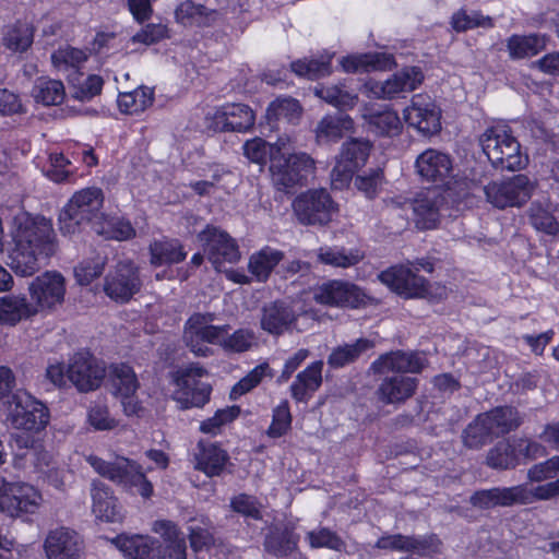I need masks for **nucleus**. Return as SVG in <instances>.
Listing matches in <instances>:
<instances>
[{"instance_id": "b1692460", "label": "nucleus", "mask_w": 559, "mask_h": 559, "mask_svg": "<svg viewBox=\"0 0 559 559\" xmlns=\"http://www.w3.org/2000/svg\"><path fill=\"white\" fill-rule=\"evenodd\" d=\"M254 114L245 104H225L206 114V121L215 131L243 132L254 124Z\"/></svg>"}, {"instance_id": "9b49d317", "label": "nucleus", "mask_w": 559, "mask_h": 559, "mask_svg": "<svg viewBox=\"0 0 559 559\" xmlns=\"http://www.w3.org/2000/svg\"><path fill=\"white\" fill-rule=\"evenodd\" d=\"M293 211L304 225H325L338 212V205L326 189L314 188L298 194L293 201Z\"/></svg>"}, {"instance_id": "c756f323", "label": "nucleus", "mask_w": 559, "mask_h": 559, "mask_svg": "<svg viewBox=\"0 0 559 559\" xmlns=\"http://www.w3.org/2000/svg\"><path fill=\"white\" fill-rule=\"evenodd\" d=\"M415 166L423 179L438 183L449 177L452 162L447 154L429 148L417 157Z\"/></svg>"}, {"instance_id": "338daca9", "label": "nucleus", "mask_w": 559, "mask_h": 559, "mask_svg": "<svg viewBox=\"0 0 559 559\" xmlns=\"http://www.w3.org/2000/svg\"><path fill=\"white\" fill-rule=\"evenodd\" d=\"M104 265L105 261L100 255L81 262L74 270L76 281L81 285H88L103 273Z\"/></svg>"}, {"instance_id": "864d4df0", "label": "nucleus", "mask_w": 559, "mask_h": 559, "mask_svg": "<svg viewBox=\"0 0 559 559\" xmlns=\"http://www.w3.org/2000/svg\"><path fill=\"white\" fill-rule=\"evenodd\" d=\"M450 23L455 32H466L477 27L491 28L493 26V20L489 15H485L477 10L468 11L465 9L454 12Z\"/></svg>"}, {"instance_id": "20e7f679", "label": "nucleus", "mask_w": 559, "mask_h": 559, "mask_svg": "<svg viewBox=\"0 0 559 559\" xmlns=\"http://www.w3.org/2000/svg\"><path fill=\"white\" fill-rule=\"evenodd\" d=\"M85 460L95 473L121 486L126 491L139 495L145 500L153 496V484L138 462L122 455H117L114 461H106L96 454H88Z\"/></svg>"}, {"instance_id": "2f4dec72", "label": "nucleus", "mask_w": 559, "mask_h": 559, "mask_svg": "<svg viewBox=\"0 0 559 559\" xmlns=\"http://www.w3.org/2000/svg\"><path fill=\"white\" fill-rule=\"evenodd\" d=\"M229 456L218 443L199 441L194 453L195 468L207 476L219 475L228 463Z\"/></svg>"}, {"instance_id": "a19ab883", "label": "nucleus", "mask_w": 559, "mask_h": 559, "mask_svg": "<svg viewBox=\"0 0 559 559\" xmlns=\"http://www.w3.org/2000/svg\"><path fill=\"white\" fill-rule=\"evenodd\" d=\"M31 96L43 106H57L64 100L66 88L60 80L41 76L35 80Z\"/></svg>"}, {"instance_id": "052dcab7", "label": "nucleus", "mask_w": 559, "mask_h": 559, "mask_svg": "<svg viewBox=\"0 0 559 559\" xmlns=\"http://www.w3.org/2000/svg\"><path fill=\"white\" fill-rule=\"evenodd\" d=\"M188 532L190 546L194 552L209 550L214 545V537L207 519L195 520L194 523L189 525Z\"/></svg>"}, {"instance_id": "3c124183", "label": "nucleus", "mask_w": 559, "mask_h": 559, "mask_svg": "<svg viewBox=\"0 0 559 559\" xmlns=\"http://www.w3.org/2000/svg\"><path fill=\"white\" fill-rule=\"evenodd\" d=\"M364 254L358 249H335V248H321L318 252L320 262L334 266L347 269L359 263Z\"/></svg>"}, {"instance_id": "4468645a", "label": "nucleus", "mask_w": 559, "mask_h": 559, "mask_svg": "<svg viewBox=\"0 0 559 559\" xmlns=\"http://www.w3.org/2000/svg\"><path fill=\"white\" fill-rule=\"evenodd\" d=\"M27 293L31 305L35 306L36 316L40 312H51L64 301L66 278L57 271H46L28 283Z\"/></svg>"}, {"instance_id": "bb28decb", "label": "nucleus", "mask_w": 559, "mask_h": 559, "mask_svg": "<svg viewBox=\"0 0 559 559\" xmlns=\"http://www.w3.org/2000/svg\"><path fill=\"white\" fill-rule=\"evenodd\" d=\"M163 544L157 542L156 559H187V544L180 527L169 520H156L152 524Z\"/></svg>"}, {"instance_id": "f704fd0d", "label": "nucleus", "mask_w": 559, "mask_h": 559, "mask_svg": "<svg viewBox=\"0 0 559 559\" xmlns=\"http://www.w3.org/2000/svg\"><path fill=\"white\" fill-rule=\"evenodd\" d=\"M361 117L369 129L377 134L394 136L402 132V120L397 111L389 106L377 109L365 107L361 110Z\"/></svg>"}, {"instance_id": "4c0bfd02", "label": "nucleus", "mask_w": 559, "mask_h": 559, "mask_svg": "<svg viewBox=\"0 0 559 559\" xmlns=\"http://www.w3.org/2000/svg\"><path fill=\"white\" fill-rule=\"evenodd\" d=\"M354 131V120L347 115L325 116L317 126L316 138L319 144L337 142L346 133Z\"/></svg>"}, {"instance_id": "dca6fc26", "label": "nucleus", "mask_w": 559, "mask_h": 559, "mask_svg": "<svg viewBox=\"0 0 559 559\" xmlns=\"http://www.w3.org/2000/svg\"><path fill=\"white\" fill-rule=\"evenodd\" d=\"M213 320L212 314L195 313L186 322L183 341L195 356L213 355L210 345H218L219 340L224 336L225 325H214Z\"/></svg>"}, {"instance_id": "6e6d98bb", "label": "nucleus", "mask_w": 559, "mask_h": 559, "mask_svg": "<svg viewBox=\"0 0 559 559\" xmlns=\"http://www.w3.org/2000/svg\"><path fill=\"white\" fill-rule=\"evenodd\" d=\"M301 106L296 99L289 97L277 98L267 107L266 118L269 121L293 122L301 116Z\"/></svg>"}, {"instance_id": "58836bf2", "label": "nucleus", "mask_w": 559, "mask_h": 559, "mask_svg": "<svg viewBox=\"0 0 559 559\" xmlns=\"http://www.w3.org/2000/svg\"><path fill=\"white\" fill-rule=\"evenodd\" d=\"M322 361L312 362L298 373L290 386L293 397L298 402L308 401L322 382Z\"/></svg>"}, {"instance_id": "0eeeda50", "label": "nucleus", "mask_w": 559, "mask_h": 559, "mask_svg": "<svg viewBox=\"0 0 559 559\" xmlns=\"http://www.w3.org/2000/svg\"><path fill=\"white\" fill-rule=\"evenodd\" d=\"M480 145L491 164L507 170H519L526 166L527 156L521 152L516 139L504 124H495L485 130Z\"/></svg>"}, {"instance_id": "423d86ee", "label": "nucleus", "mask_w": 559, "mask_h": 559, "mask_svg": "<svg viewBox=\"0 0 559 559\" xmlns=\"http://www.w3.org/2000/svg\"><path fill=\"white\" fill-rule=\"evenodd\" d=\"M43 502V495L34 485L0 475V516L28 521Z\"/></svg>"}, {"instance_id": "5701e85b", "label": "nucleus", "mask_w": 559, "mask_h": 559, "mask_svg": "<svg viewBox=\"0 0 559 559\" xmlns=\"http://www.w3.org/2000/svg\"><path fill=\"white\" fill-rule=\"evenodd\" d=\"M316 316L310 310L295 314L290 307L274 302L263 310L261 326L271 334H281L289 329L305 331L310 328Z\"/></svg>"}, {"instance_id": "9d476101", "label": "nucleus", "mask_w": 559, "mask_h": 559, "mask_svg": "<svg viewBox=\"0 0 559 559\" xmlns=\"http://www.w3.org/2000/svg\"><path fill=\"white\" fill-rule=\"evenodd\" d=\"M5 423L17 430L39 432L49 423V411L36 397L19 390L5 403Z\"/></svg>"}, {"instance_id": "393cba45", "label": "nucleus", "mask_w": 559, "mask_h": 559, "mask_svg": "<svg viewBox=\"0 0 559 559\" xmlns=\"http://www.w3.org/2000/svg\"><path fill=\"white\" fill-rule=\"evenodd\" d=\"M83 539L73 530L64 526L50 530L44 540L47 559H80L83 554Z\"/></svg>"}, {"instance_id": "f257e3e1", "label": "nucleus", "mask_w": 559, "mask_h": 559, "mask_svg": "<svg viewBox=\"0 0 559 559\" xmlns=\"http://www.w3.org/2000/svg\"><path fill=\"white\" fill-rule=\"evenodd\" d=\"M242 151L249 162L260 166L269 157L271 179L277 190L288 191L304 185L316 171L314 159L305 152H296L288 136L278 138L274 144L254 138L245 142Z\"/></svg>"}, {"instance_id": "4be33fe9", "label": "nucleus", "mask_w": 559, "mask_h": 559, "mask_svg": "<svg viewBox=\"0 0 559 559\" xmlns=\"http://www.w3.org/2000/svg\"><path fill=\"white\" fill-rule=\"evenodd\" d=\"M370 153L368 141L350 140L343 144L340 156L332 170V185L336 189L346 187L353 175L365 166Z\"/></svg>"}, {"instance_id": "f3484780", "label": "nucleus", "mask_w": 559, "mask_h": 559, "mask_svg": "<svg viewBox=\"0 0 559 559\" xmlns=\"http://www.w3.org/2000/svg\"><path fill=\"white\" fill-rule=\"evenodd\" d=\"M198 240L207 259L217 271H223L226 263L234 264L241 259L237 242L226 231L206 226L198 235Z\"/></svg>"}, {"instance_id": "a878e982", "label": "nucleus", "mask_w": 559, "mask_h": 559, "mask_svg": "<svg viewBox=\"0 0 559 559\" xmlns=\"http://www.w3.org/2000/svg\"><path fill=\"white\" fill-rule=\"evenodd\" d=\"M139 289L138 270L131 262L119 263L106 278L105 292L116 301L129 300Z\"/></svg>"}, {"instance_id": "5fc2aeb1", "label": "nucleus", "mask_w": 559, "mask_h": 559, "mask_svg": "<svg viewBox=\"0 0 559 559\" xmlns=\"http://www.w3.org/2000/svg\"><path fill=\"white\" fill-rule=\"evenodd\" d=\"M254 344L255 335L251 330L239 329L229 333L227 325H225L224 336L218 342V345L227 353H243L249 350Z\"/></svg>"}, {"instance_id": "a211bd4d", "label": "nucleus", "mask_w": 559, "mask_h": 559, "mask_svg": "<svg viewBox=\"0 0 559 559\" xmlns=\"http://www.w3.org/2000/svg\"><path fill=\"white\" fill-rule=\"evenodd\" d=\"M403 116L408 127L423 136H432L441 130V109L430 96H413L404 108Z\"/></svg>"}, {"instance_id": "e2e57ef3", "label": "nucleus", "mask_w": 559, "mask_h": 559, "mask_svg": "<svg viewBox=\"0 0 559 559\" xmlns=\"http://www.w3.org/2000/svg\"><path fill=\"white\" fill-rule=\"evenodd\" d=\"M290 426L292 415L288 402L284 401L273 409L272 421L266 433L271 438H280L288 432Z\"/></svg>"}, {"instance_id": "4d7b16f0", "label": "nucleus", "mask_w": 559, "mask_h": 559, "mask_svg": "<svg viewBox=\"0 0 559 559\" xmlns=\"http://www.w3.org/2000/svg\"><path fill=\"white\" fill-rule=\"evenodd\" d=\"M518 441L499 443L488 455V464L496 468H509L521 463Z\"/></svg>"}, {"instance_id": "6e6552de", "label": "nucleus", "mask_w": 559, "mask_h": 559, "mask_svg": "<svg viewBox=\"0 0 559 559\" xmlns=\"http://www.w3.org/2000/svg\"><path fill=\"white\" fill-rule=\"evenodd\" d=\"M104 204V193L100 188L87 187L72 194L61 209L58 217L59 229L66 236L80 231L82 223L98 218L97 213Z\"/></svg>"}, {"instance_id": "c9c22d12", "label": "nucleus", "mask_w": 559, "mask_h": 559, "mask_svg": "<svg viewBox=\"0 0 559 559\" xmlns=\"http://www.w3.org/2000/svg\"><path fill=\"white\" fill-rule=\"evenodd\" d=\"M393 64V57L381 52L349 55L340 60L342 70L347 73L384 71L391 69Z\"/></svg>"}, {"instance_id": "7c9ffc66", "label": "nucleus", "mask_w": 559, "mask_h": 559, "mask_svg": "<svg viewBox=\"0 0 559 559\" xmlns=\"http://www.w3.org/2000/svg\"><path fill=\"white\" fill-rule=\"evenodd\" d=\"M531 493L527 486H515L510 488H495L476 492L472 497L474 506L490 508L495 506H509L512 503H530Z\"/></svg>"}, {"instance_id": "69168bd1", "label": "nucleus", "mask_w": 559, "mask_h": 559, "mask_svg": "<svg viewBox=\"0 0 559 559\" xmlns=\"http://www.w3.org/2000/svg\"><path fill=\"white\" fill-rule=\"evenodd\" d=\"M87 420L96 430H111L118 426V420L109 414V409L104 403H95L91 406Z\"/></svg>"}, {"instance_id": "aec40b11", "label": "nucleus", "mask_w": 559, "mask_h": 559, "mask_svg": "<svg viewBox=\"0 0 559 559\" xmlns=\"http://www.w3.org/2000/svg\"><path fill=\"white\" fill-rule=\"evenodd\" d=\"M105 376V365L88 352H78L69 359L68 378L79 391L98 389Z\"/></svg>"}, {"instance_id": "8fccbe9b", "label": "nucleus", "mask_w": 559, "mask_h": 559, "mask_svg": "<svg viewBox=\"0 0 559 559\" xmlns=\"http://www.w3.org/2000/svg\"><path fill=\"white\" fill-rule=\"evenodd\" d=\"M153 104V91L148 87H139L131 92L120 93L118 96L119 109L129 115L144 111Z\"/></svg>"}, {"instance_id": "f03ea898", "label": "nucleus", "mask_w": 559, "mask_h": 559, "mask_svg": "<svg viewBox=\"0 0 559 559\" xmlns=\"http://www.w3.org/2000/svg\"><path fill=\"white\" fill-rule=\"evenodd\" d=\"M53 236L50 219L27 212L17 213L10 227V267L17 275H33L39 270L40 261L51 254Z\"/></svg>"}, {"instance_id": "e433bc0d", "label": "nucleus", "mask_w": 559, "mask_h": 559, "mask_svg": "<svg viewBox=\"0 0 559 559\" xmlns=\"http://www.w3.org/2000/svg\"><path fill=\"white\" fill-rule=\"evenodd\" d=\"M92 228L97 235L108 240L127 241L136 235L129 219L116 215H100L93 221Z\"/></svg>"}, {"instance_id": "473e14b6", "label": "nucleus", "mask_w": 559, "mask_h": 559, "mask_svg": "<svg viewBox=\"0 0 559 559\" xmlns=\"http://www.w3.org/2000/svg\"><path fill=\"white\" fill-rule=\"evenodd\" d=\"M110 542L124 559H156L157 540L151 536L120 534Z\"/></svg>"}, {"instance_id": "39448f33", "label": "nucleus", "mask_w": 559, "mask_h": 559, "mask_svg": "<svg viewBox=\"0 0 559 559\" xmlns=\"http://www.w3.org/2000/svg\"><path fill=\"white\" fill-rule=\"evenodd\" d=\"M419 267L412 262L392 265L378 274V280L392 293L404 299H441L447 289L439 284H430L418 274Z\"/></svg>"}, {"instance_id": "13d9d810", "label": "nucleus", "mask_w": 559, "mask_h": 559, "mask_svg": "<svg viewBox=\"0 0 559 559\" xmlns=\"http://www.w3.org/2000/svg\"><path fill=\"white\" fill-rule=\"evenodd\" d=\"M175 15L182 25H202L213 20L215 13L209 12L203 5L185 1L176 9Z\"/></svg>"}, {"instance_id": "680f3d73", "label": "nucleus", "mask_w": 559, "mask_h": 559, "mask_svg": "<svg viewBox=\"0 0 559 559\" xmlns=\"http://www.w3.org/2000/svg\"><path fill=\"white\" fill-rule=\"evenodd\" d=\"M240 415V407L233 405L217 409L215 414L200 424V431L207 435H217Z\"/></svg>"}, {"instance_id": "774afa93", "label": "nucleus", "mask_w": 559, "mask_h": 559, "mask_svg": "<svg viewBox=\"0 0 559 559\" xmlns=\"http://www.w3.org/2000/svg\"><path fill=\"white\" fill-rule=\"evenodd\" d=\"M307 538L311 548L325 547L333 550H341L343 547L341 538L326 528L311 531L308 533Z\"/></svg>"}, {"instance_id": "49530a36", "label": "nucleus", "mask_w": 559, "mask_h": 559, "mask_svg": "<svg viewBox=\"0 0 559 559\" xmlns=\"http://www.w3.org/2000/svg\"><path fill=\"white\" fill-rule=\"evenodd\" d=\"M88 55L85 50L64 46L60 47L51 55L53 68L67 76L76 70L87 60Z\"/></svg>"}, {"instance_id": "a18cd8bd", "label": "nucleus", "mask_w": 559, "mask_h": 559, "mask_svg": "<svg viewBox=\"0 0 559 559\" xmlns=\"http://www.w3.org/2000/svg\"><path fill=\"white\" fill-rule=\"evenodd\" d=\"M556 210V205L550 202H534L530 209V219L534 228L548 235L556 234L559 229Z\"/></svg>"}, {"instance_id": "37998d69", "label": "nucleus", "mask_w": 559, "mask_h": 559, "mask_svg": "<svg viewBox=\"0 0 559 559\" xmlns=\"http://www.w3.org/2000/svg\"><path fill=\"white\" fill-rule=\"evenodd\" d=\"M546 37L543 35H512L507 41L509 56L512 59H524L537 55L546 47Z\"/></svg>"}, {"instance_id": "c85d7f7f", "label": "nucleus", "mask_w": 559, "mask_h": 559, "mask_svg": "<svg viewBox=\"0 0 559 559\" xmlns=\"http://www.w3.org/2000/svg\"><path fill=\"white\" fill-rule=\"evenodd\" d=\"M32 306L24 294H8L0 297V326L15 328L35 317Z\"/></svg>"}, {"instance_id": "79ce46f5", "label": "nucleus", "mask_w": 559, "mask_h": 559, "mask_svg": "<svg viewBox=\"0 0 559 559\" xmlns=\"http://www.w3.org/2000/svg\"><path fill=\"white\" fill-rule=\"evenodd\" d=\"M151 264L154 266L169 265L183 261L187 257L183 247L175 239H158L150 245Z\"/></svg>"}, {"instance_id": "603ef678", "label": "nucleus", "mask_w": 559, "mask_h": 559, "mask_svg": "<svg viewBox=\"0 0 559 559\" xmlns=\"http://www.w3.org/2000/svg\"><path fill=\"white\" fill-rule=\"evenodd\" d=\"M2 43L12 51H25L33 43V28L23 22L9 25L4 29Z\"/></svg>"}, {"instance_id": "ea45409f", "label": "nucleus", "mask_w": 559, "mask_h": 559, "mask_svg": "<svg viewBox=\"0 0 559 559\" xmlns=\"http://www.w3.org/2000/svg\"><path fill=\"white\" fill-rule=\"evenodd\" d=\"M68 85L72 98L79 102H91L102 93L104 80L98 74H88L73 72L68 75Z\"/></svg>"}, {"instance_id": "412c9836", "label": "nucleus", "mask_w": 559, "mask_h": 559, "mask_svg": "<svg viewBox=\"0 0 559 559\" xmlns=\"http://www.w3.org/2000/svg\"><path fill=\"white\" fill-rule=\"evenodd\" d=\"M111 391L120 401L127 416H140L143 407L136 396L140 383L134 370L126 364H117L110 368Z\"/></svg>"}, {"instance_id": "bf43d9fd", "label": "nucleus", "mask_w": 559, "mask_h": 559, "mask_svg": "<svg viewBox=\"0 0 559 559\" xmlns=\"http://www.w3.org/2000/svg\"><path fill=\"white\" fill-rule=\"evenodd\" d=\"M373 346V342L360 338L355 344L337 347L331 353L329 364L336 368L343 367Z\"/></svg>"}, {"instance_id": "09e8293b", "label": "nucleus", "mask_w": 559, "mask_h": 559, "mask_svg": "<svg viewBox=\"0 0 559 559\" xmlns=\"http://www.w3.org/2000/svg\"><path fill=\"white\" fill-rule=\"evenodd\" d=\"M314 94L340 110H349L358 103V95L348 92L343 85L316 87Z\"/></svg>"}, {"instance_id": "de8ad7c7", "label": "nucleus", "mask_w": 559, "mask_h": 559, "mask_svg": "<svg viewBox=\"0 0 559 559\" xmlns=\"http://www.w3.org/2000/svg\"><path fill=\"white\" fill-rule=\"evenodd\" d=\"M332 55L324 52L318 58L300 59L292 63V70L298 76L310 80L320 79L331 73Z\"/></svg>"}, {"instance_id": "cd10ccee", "label": "nucleus", "mask_w": 559, "mask_h": 559, "mask_svg": "<svg viewBox=\"0 0 559 559\" xmlns=\"http://www.w3.org/2000/svg\"><path fill=\"white\" fill-rule=\"evenodd\" d=\"M92 513L98 522L121 523L124 511L112 490L102 481L92 483Z\"/></svg>"}, {"instance_id": "ddd939ff", "label": "nucleus", "mask_w": 559, "mask_h": 559, "mask_svg": "<svg viewBox=\"0 0 559 559\" xmlns=\"http://www.w3.org/2000/svg\"><path fill=\"white\" fill-rule=\"evenodd\" d=\"M520 424L518 413L512 407H499L479 415L464 431V442L474 448L483 444L493 435L508 432Z\"/></svg>"}, {"instance_id": "c03bdc74", "label": "nucleus", "mask_w": 559, "mask_h": 559, "mask_svg": "<svg viewBox=\"0 0 559 559\" xmlns=\"http://www.w3.org/2000/svg\"><path fill=\"white\" fill-rule=\"evenodd\" d=\"M283 257L282 251L264 247L249 258L248 269L258 281H265Z\"/></svg>"}, {"instance_id": "1a4fd4ad", "label": "nucleus", "mask_w": 559, "mask_h": 559, "mask_svg": "<svg viewBox=\"0 0 559 559\" xmlns=\"http://www.w3.org/2000/svg\"><path fill=\"white\" fill-rule=\"evenodd\" d=\"M206 370L198 364L179 369L171 376L170 399L179 409L201 408L209 403L212 386L201 381Z\"/></svg>"}, {"instance_id": "72a5a7b5", "label": "nucleus", "mask_w": 559, "mask_h": 559, "mask_svg": "<svg viewBox=\"0 0 559 559\" xmlns=\"http://www.w3.org/2000/svg\"><path fill=\"white\" fill-rule=\"evenodd\" d=\"M443 199L435 191L419 194L412 203L414 222L419 229L436 228L440 222Z\"/></svg>"}, {"instance_id": "0e129e2a", "label": "nucleus", "mask_w": 559, "mask_h": 559, "mask_svg": "<svg viewBox=\"0 0 559 559\" xmlns=\"http://www.w3.org/2000/svg\"><path fill=\"white\" fill-rule=\"evenodd\" d=\"M559 475V456H554L545 462L533 465L527 473L530 484H526L528 488L533 486V483H539L547 479L555 478Z\"/></svg>"}, {"instance_id": "f8f14e48", "label": "nucleus", "mask_w": 559, "mask_h": 559, "mask_svg": "<svg viewBox=\"0 0 559 559\" xmlns=\"http://www.w3.org/2000/svg\"><path fill=\"white\" fill-rule=\"evenodd\" d=\"M312 296L318 304L348 309L365 308L373 301L364 288L343 280H329L313 287Z\"/></svg>"}, {"instance_id": "2eb2a0df", "label": "nucleus", "mask_w": 559, "mask_h": 559, "mask_svg": "<svg viewBox=\"0 0 559 559\" xmlns=\"http://www.w3.org/2000/svg\"><path fill=\"white\" fill-rule=\"evenodd\" d=\"M536 183L526 175L491 181L484 188L487 201L497 209L521 207L533 195Z\"/></svg>"}, {"instance_id": "7ed1b4c3", "label": "nucleus", "mask_w": 559, "mask_h": 559, "mask_svg": "<svg viewBox=\"0 0 559 559\" xmlns=\"http://www.w3.org/2000/svg\"><path fill=\"white\" fill-rule=\"evenodd\" d=\"M426 359L414 353L392 352L379 357L372 369L379 373H417L425 367ZM417 388L413 377L396 374L385 378L379 386V399L385 403H402L409 399Z\"/></svg>"}, {"instance_id": "6ab92c4d", "label": "nucleus", "mask_w": 559, "mask_h": 559, "mask_svg": "<svg viewBox=\"0 0 559 559\" xmlns=\"http://www.w3.org/2000/svg\"><path fill=\"white\" fill-rule=\"evenodd\" d=\"M424 81V74L416 67H407L394 73L384 82L368 81L364 93L371 98L392 99L416 90Z\"/></svg>"}]
</instances>
